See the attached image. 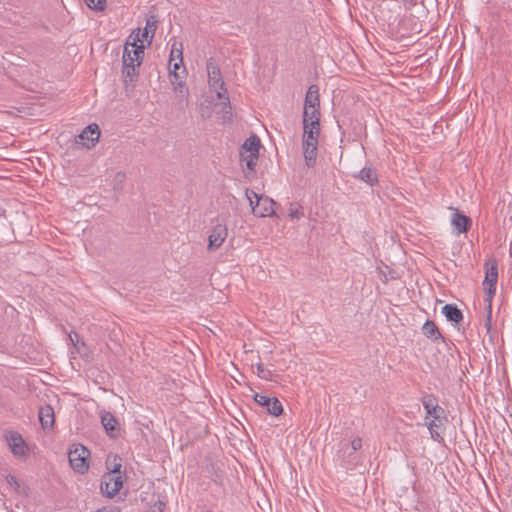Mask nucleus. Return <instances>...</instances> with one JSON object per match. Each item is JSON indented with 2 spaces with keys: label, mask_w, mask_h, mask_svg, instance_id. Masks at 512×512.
<instances>
[{
  "label": "nucleus",
  "mask_w": 512,
  "mask_h": 512,
  "mask_svg": "<svg viewBox=\"0 0 512 512\" xmlns=\"http://www.w3.org/2000/svg\"><path fill=\"white\" fill-rule=\"evenodd\" d=\"M69 340L74 345L75 348L79 349V345L84 346V342L80 340L79 335L76 332H71L69 334Z\"/></svg>",
  "instance_id": "obj_31"
},
{
  "label": "nucleus",
  "mask_w": 512,
  "mask_h": 512,
  "mask_svg": "<svg viewBox=\"0 0 512 512\" xmlns=\"http://www.w3.org/2000/svg\"><path fill=\"white\" fill-rule=\"evenodd\" d=\"M183 65V63H180V60L178 62H175L173 64V69L171 71H175V72H178V70L180 69V67Z\"/></svg>",
  "instance_id": "obj_37"
},
{
  "label": "nucleus",
  "mask_w": 512,
  "mask_h": 512,
  "mask_svg": "<svg viewBox=\"0 0 512 512\" xmlns=\"http://www.w3.org/2000/svg\"><path fill=\"white\" fill-rule=\"evenodd\" d=\"M116 181L118 182H123L124 179H125V174L124 173H117L116 177H115Z\"/></svg>",
  "instance_id": "obj_38"
},
{
  "label": "nucleus",
  "mask_w": 512,
  "mask_h": 512,
  "mask_svg": "<svg viewBox=\"0 0 512 512\" xmlns=\"http://www.w3.org/2000/svg\"><path fill=\"white\" fill-rule=\"evenodd\" d=\"M6 482L10 485V486H13L15 489H18L20 487V483L18 481V479L13 476V475H7L6 476Z\"/></svg>",
  "instance_id": "obj_34"
},
{
  "label": "nucleus",
  "mask_w": 512,
  "mask_h": 512,
  "mask_svg": "<svg viewBox=\"0 0 512 512\" xmlns=\"http://www.w3.org/2000/svg\"><path fill=\"white\" fill-rule=\"evenodd\" d=\"M101 424L104 427L107 435L111 438H118L120 435V428L118 420L115 416L108 411L101 413Z\"/></svg>",
  "instance_id": "obj_14"
},
{
  "label": "nucleus",
  "mask_w": 512,
  "mask_h": 512,
  "mask_svg": "<svg viewBox=\"0 0 512 512\" xmlns=\"http://www.w3.org/2000/svg\"><path fill=\"white\" fill-rule=\"evenodd\" d=\"M404 4H412L414 0H401Z\"/></svg>",
  "instance_id": "obj_40"
},
{
  "label": "nucleus",
  "mask_w": 512,
  "mask_h": 512,
  "mask_svg": "<svg viewBox=\"0 0 512 512\" xmlns=\"http://www.w3.org/2000/svg\"><path fill=\"white\" fill-rule=\"evenodd\" d=\"M421 402L426 412L425 418H432L426 423L431 438L437 442L443 441V437L441 436L439 429L442 428L444 426V422L447 421L445 410L439 406L438 401L433 394L424 395Z\"/></svg>",
  "instance_id": "obj_2"
},
{
  "label": "nucleus",
  "mask_w": 512,
  "mask_h": 512,
  "mask_svg": "<svg viewBox=\"0 0 512 512\" xmlns=\"http://www.w3.org/2000/svg\"><path fill=\"white\" fill-rule=\"evenodd\" d=\"M227 235H228V230H227L226 225H223V224L215 225L208 237V250L213 251V250L218 249L225 241Z\"/></svg>",
  "instance_id": "obj_11"
},
{
  "label": "nucleus",
  "mask_w": 512,
  "mask_h": 512,
  "mask_svg": "<svg viewBox=\"0 0 512 512\" xmlns=\"http://www.w3.org/2000/svg\"><path fill=\"white\" fill-rule=\"evenodd\" d=\"M451 224L456 234H462L469 231L472 220L469 216L461 213L458 209L454 210L451 216Z\"/></svg>",
  "instance_id": "obj_13"
},
{
  "label": "nucleus",
  "mask_w": 512,
  "mask_h": 512,
  "mask_svg": "<svg viewBox=\"0 0 512 512\" xmlns=\"http://www.w3.org/2000/svg\"><path fill=\"white\" fill-rule=\"evenodd\" d=\"M361 447H362V439L359 437H356L350 442V444L344 443L342 446V450L344 453L348 452V455L350 456L352 453L361 449Z\"/></svg>",
  "instance_id": "obj_28"
},
{
  "label": "nucleus",
  "mask_w": 512,
  "mask_h": 512,
  "mask_svg": "<svg viewBox=\"0 0 512 512\" xmlns=\"http://www.w3.org/2000/svg\"><path fill=\"white\" fill-rule=\"evenodd\" d=\"M257 373H258V376H260L261 378H264V379H267L268 375H270V371L266 370L264 368L263 364H261V363L257 364Z\"/></svg>",
  "instance_id": "obj_33"
},
{
  "label": "nucleus",
  "mask_w": 512,
  "mask_h": 512,
  "mask_svg": "<svg viewBox=\"0 0 512 512\" xmlns=\"http://www.w3.org/2000/svg\"><path fill=\"white\" fill-rule=\"evenodd\" d=\"M164 508H165V503L158 500L148 510H146L144 512H163Z\"/></svg>",
  "instance_id": "obj_32"
},
{
  "label": "nucleus",
  "mask_w": 512,
  "mask_h": 512,
  "mask_svg": "<svg viewBox=\"0 0 512 512\" xmlns=\"http://www.w3.org/2000/svg\"><path fill=\"white\" fill-rule=\"evenodd\" d=\"M261 143L260 139L256 135H252L245 140L242 144L240 151L245 153H256L259 154Z\"/></svg>",
  "instance_id": "obj_22"
},
{
  "label": "nucleus",
  "mask_w": 512,
  "mask_h": 512,
  "mask_svg": "<svg viewBox=\"0 0 512 512\" xmlns=\"http://www.w3.org/2000/svg\"><path fill=\"white\" fill-rule=\"evenodd\" d=\"M241 161L245 163L247 169L250 171H254L255 166L257 165V161L259 158V154L256 153H245L240 151Z\"/></svg>",
  "instance_id": "obj_24"
},
{
  "label": "nucleus",
  "mask_w": 512,
  "mask_h": 512,
  "mask_svg": "<svg viewBox=\"0 0 512 512\" xmlns=\"http://www.w3.org/2000/svg\"><path fill=\"white\" fill-rule=\"evenodd\" d=\"M254 400L258 405L264 407L266 411L273 416H279L283 412L281 402L275 397L270 398L266 395L256 393Z\"/></svg>",
  "instance_id": "obj_10"
},
{
  "label": "nucleus",
  "mask_w": 512,
  "mask_h": 512,
  "mask_svg": "<svg viewBox=\"0 0 512 512\" xmlns=\"http://www.w3.org/2000/svg\"><path fill=\"white\" fill-rule=\"evenodd\" d=\"M7 442L14 456L25 457L27 455L28 447L18 432H10L7 436Z\"/></svg>",
  "instance_id": "obj_12"
},
{
  "label": "nucleus",
  "mask_w": 512,
  "mask_h": 512,
  "mask_svg": "<svg viewBox=\"0 0 512 512\" xmlns=\"http://www.w3.org/2000/svg\"><path fill=\"white\" fill-rule=\"evenodd\" d=\"M85 4L92 10L103 11L106 6V0H84Z\"/></svg>",
  "instance_id": "obj_29"
},
{
  "label": "nucleus",
  "mask_w": 512,
  "mask_h": 512,
  "mask_svg": "<svg viewBox=\"0 0 512 512\" xmlns=\"http://www.w3.org/2000/svg\"><path fill=\"white\" fill-rule=\"evenodd\" d=\"M89 456V450L83 445H78L74 450L69 452V462L71 467L79 473H85L89 464L87 458Z\"/></svg>",
  "instance_id": "obj_5"
},
{
  "label": "nucleus",
  "mask_w": 512,
  "mask_h": 512,
  "mask_svg": "<svg viewBox=\"0 0 512 512\" xmlns=\"http://www.w3.org/2000/svg\"><path fill=\"white\" fill-rule=\"evenodd\" d=\"M422 333L433 342H444V337L440 333L435 322L427 320L422 326Z\"/></svg>",
  "instance_id": "obj_16"
},
{
  "label": "nucleus",
  "mask_w": 512,
  "mask_h": 512,
  "mask_svg": "<svg viewBox=\"0 0 512 512\" xmlns=\"http://www.w3.org/2000/svg\"><path fill=\"white\" fill-rule=\"evenodd\" d=\"M442 313L450 322L458 324L463 319L462 311L455 304H446L442 307Z\"/></svg>",
  "instance_id": "obj_19"
},
{
  "label": "nucleus",
  "mask_w": 512,
  "mask_h": 512,
  "mask_svg": "<svg viewBox=\"0 0 512 512\" xmlns=\"http://www.w3.org/2000/svg\"><path fill=\"white\" fill-rule=\"evenodd\" d=\"M304 107H320V93L318 85L311 84L308 87L304 99Z\"/></svg>",
  "instance_id": "obj_18"
},
{
  "label": "nucleus",
  "mask_w": 512,
  "mask_h": 512,
  "mask_svg": "<svg viewBox=\"0 0 512 512\" xmlns=\"http://www.w3.org/2000/svg\"><path fill=\"white\" fill-rule=\"evenodd\" d=\"M288 215L292 220H298L304 216L303 207L296 202L289 204Z\"/></svg>",
  "instance_id": "obj_27"
},
{
  "label": "nucleus",
  "mask_w": 512,
  "mask_h": 512,
  "mask_svg": "<svg viewBox=\"0 0 512 512\" xmlns=\"http://www.w3.org/2000/svg\"><path fill=\"white\" fill-rule=\"evenodd\" d=\"M100 129L96 123L88 125L76 138L75 145L90 149L99 141Z\"/></svg>",
  "instance_id": "obj_6"
},
{
  "label": "nucleus",
  "mask_w": 512,
  "mask_h": 512,
  "mask_svg": "<svg viewBox=\"0 0 512 512\" xmlns=\"http://www.w3.org/2000/svg\"><path fill=\"white\" fill-rule=\"evenodd\" d=\"M486 304V320H485V326L489 330L491 328V319H492V302H485Z\"/></svg>",
  "instance_id": "obj_30"
},
{
  "label": "nucleus",
  "mask_w": 512,
  "mask_h": 512,
  "mask_svg": "<svg viewBox=\"0 0 512 512\" xmlns=\"http://www.w3.org/2000/svg\"><path fill=\"white\" fill-rule=\"evenodd\" d=\"M144 49L145 47L139 37V32L136 34L131 33L126 40L122 56V74L125 78V82H127V80L134 82L137 79L139 67L144 56Z\"/></svg>",
  "instance_id": "obj_1"
},
{
  "label": "nucleus",
  "mask_w": 512,
  "mask_h": 512,
  "mask_svg": "<svg viewBox=\"0 0 512 512\" xmlns=\"http://www.w3.org/2000/svg\"><path fill=\"white\" fill-rule=\"evenodd\" d=\"M217 97L219 99H223L224 101L222 102L223 104V120L224 122H227V121H231L232 120V112H231V105H230V100H229V97L222 94V92L218 91L217 92Z\"/></svg>",
  "instance_id": "obj_25"
},
{
  "label": "nucleus",
  "mask_w": 512,
  "mask_h": 512,
  "mask_svg": "<svg viewBox=\"0 0 512 512\" xmlns=\"http://www.w3.org/2000/svg\"><path fill=\"white\" fill-rule=\"evenodd\" d=\"M138 32H139V37H140V39L142 40V42H143L144 40H146V39H145V37H143V32L141 33V31H140V29H139V28L137 29V31H136V32L134 31L133 33H134V34H136V33H138ZM147 40L149 41V38H148Z\"/></svg>",
  "instance_id": "obj_39"
},
{
  "label": "nucleus",
  "mask_w": 512,
  "mask_h": 512,
  "mask_svg": "<svg viewBox=\"0 0 512 512\" xmlns=\"http://www.w3.org/2000/svg\"><path fill=\"white\" fill-rule=\"evenodd\" d=\"M107 474L121 475V463H115Z\"/></svg>",
  "instance_id": "obj_35"
},
{
  "label": "nucleus",
  "mask_w": 512,
  "mask_h": 512,
  "mask_svg": "<svg viewBox=\"0 0 512 512\" xmlns=\"http://www.w3.org/2000/svg\"><path fill=\"white\" fill-rule=\"evenodd\" d=\"M202 512H212L211 510H206V511H202Z\"/></svg>",
  "instance_id": "obj_41"
},
{
  "label": "nucleus",
  "mask_w": 512,
  "mask_h": 512,
  "mask_svg": "<svg viewBox=\"0 0 512 512\" xmlns=\"http://www.w3.org/2000/svg\"><path fill=\"white\" fill-rule=\"evenodd\" d=\"M176 59L183 63V45L181 42L174 40L171 46L170 62Z\"/></svg>",
  "instance_id": "obj_26"
},
{
  "label": "nucleus",
  "mask_w": 512,
  "mask_h": 512,
  "mask_svg": "<svg viewBox=\"0 0 512 512\" xmlns=\"http://www.w3.org/2000/svg\"><path fill=\"white\" fill-rule=\"evenodd\" d=\"M353 177L364 181L370 186H374L378 183L376 170L371 166H364L357 174H354Z\"/></svg>",
  "instance_id": "obj_17"
},
{
  "label": "nucleus",
  "mask_w": 512,
  "mask_h": 512,
  "mask_svg": "<svg viewBox=\"0 0 512 512\" xmlns=\"http://www.w3.org/2000/svg\"><path fill=\"white\" fill-rule=\"evenodd\" d=\"M320 118V107H303V123L313 122L315 124H320Z\"/></svg>",
  "instance_id": "obj_21"
},
{
  "label": "nucleus",
  "mask_w": 512,
  "mask_h": 512,
  "mask_svg": "<svg viewBox=\"0 0 512 512\" xmlns=\"http://www.w3.org/2000/svg\"><path fill=\"white\" fill-rule=\"evenodd\" d=\"M122 485V475L104 474L100 484V491L104 496L113 498L120 491Z\"/></svg>",
  "instance_id": "obj_8"
},
{
  "label": "nucleus",
  "mask_w": 512,
  "mask_h": 512,
  "mask_svg": "<svg viewBox=\"0 0 512 512\" xmlns=\"http://www.w3.org/2000/svg\"><path fill=\"white\" fill-rule=\"evenodd\" d=\"M251 192H253V191L247 189L246 192H245V195H246V197L249 200L250 206L252 207V206H255V201L253 200L254 196H253V194Z\"/></svg>",
  "instance_id": "obj_36"
},
{
  "label": "nucleus",
  "mask_w": 512,
  "mask_h": 512,
  "mask_svg": "<svg viewBox=\"0 0 512 512\" xmlns=\"http://www.w3.org/2000/svg\"><path fill=\"white\" fill-rule=\"evenodd\" d=\"M157 23H158V19L154 15H151L150 17H148L146 19V25H145V28L143 31V37H145V39L149 38V43L152 41V39L154 37L155 31L157 29Z\"/></svg>",
  "instance_id": "obj_23"
},
{
  "label": "nucleus",
  "mask_w": 512,
  "mask_h": 512,
  "mask_svg": "<svg viewBox=\"0 0 512 512\" xmlns=\"http://www.w3.org/2000/svg\"><path fill=\"white\" fill-rule=\"evenodd\" d=\"M485 278L483 281L486 296L484 302H492L496 294V285L498 281V263L495 258H490L485 261Z\"/></svg>",
  "instance_id": "obj_4"
},
{
  "label": "nucleus",
  "mask_w": 512,
  "mask_h": 512,
  "mask_svg": "<svg viewBox=\"0 0 512 512\" xmlns=\"http://www.w3.org/2000/svg\"><path fill=\"white\" fill-rule=\"evenodd\" d=\"M39 421L43 429L52 428L55 422L54 409L50 405H44L39 408Z\"/></svg>",
  "instance_id": "obj_15"
},
{
  "label": "nucleus",
  "mask_w": 512,
  "mask_h": 512,
  "mask_svg": "<svg viewBox=\"0 0 512 512\" xmlns=\"http://www.w3.org/2000/svg\"><path fill=\"white\" fill-rule=\"evenodd\" d=\"M170 81L174 87L175 92L180 93L181 95L187 93V89H185L184 75H181L179 72L170 71Z\"/></svg>",
  "instance_id": "obj_20"
},
{
  "label": "nucleus",
  "mask_w": 512,
  "mask_h": 512,
  "mask_svg": "<svg viewBox=\"0 0 512 512\" xmlns=\"http://www.w3.org/2000/svg\"><path fill=\"white\" fill-rule=\"evenodd\" d=\"M320 124L303 123V155L306 165L311 168L316 164Z\"/></svg>",
  "instance_id": "obj_3"
},
{
  "label": "nucleus",
  "mask_w": 512,
  "mask_h": 512,
  "mask_svg": "<svg viewBox=\"0 0 512 512\" xmlns=\"http://www.w3.org/2000/svg\"><path fill=\"white\" fill-rule=\"evenodd\" d=\"M255 198V206H252V212L257 217H269L275 214V201L267 196L258 195L251 192Z\"/></svg>",
  "instance_id": "obj_7"
},
{
  "label": "nucleus",
  "mask_w": 512,
  "mask_h": 512,
  "mask_svg": "<svg viewBox=\"0 0 512 512\" xmlns=\"http://www.w3.org/2000/svg\"><path fill=\"white\" fill-rule=\"evenodd\" d=\"M206 69L208 73V83L210 87L217 92L220 91L222 94L226 95L227 90L225 89V83L222 79L221 71L218 65L210 58L207 61Z\"/></svg>",
  "instance_id": "obj_9"
}]
</instances>
